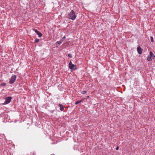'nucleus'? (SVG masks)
I'll return each mask as SVG.
<instances>
[{
  "label": "nucleus",
  "instance_id": "9d476101",
  "mask_svg": "<svg viewBox=\"0 0 155 155\" xmlns=\"http://www.w3.org/2000/svg\"><path fill=\"white\" fill-rule=\"evenodd\" d=\"M82 100L77 101L75 103V105H77L78 104L80 103H81L82 102Z\"/></svg>",
  "mask_w": 155,
  "mask_h": 155
},
{
  "label": "nucleus",
  "instance_id": "ddd939ff",
  "mask_svg": "<svg viewBox=\"0 0 155 155\" xmlns=\"http://www.w3.org/2000/svg\"><path fill=\"white\" fill-rule=\"evenodd\" d=\"M33 30L35 31L37 34L39 31H38L36 29L33 28L32 29Z\"/></svg>",
  "mask_w": 155,
  "mask_h": 155
},
{
  "label": "nucleus",
  "instance_id": "a211bd4d",
  "mask_svg": "<svg viewBox=\"0 0 155 155\" xmlns=\"http://www.w3.org/2000/svg\"><path fill=\"white\" fill-rule=\"evenodd\" d=\"M65 36H64L61 39V40L63 42L65 38Z\"/></svg>",
  "mask_w": 155,
  "mask_h": 155
},
{
  "label": "nucleus",
  "instance_id": "f8f14e48",
  "mask_svg": "<svg viewBox=\"0 0 155 155\" xmlns=\"http://www.w3.org/2000/svg\"><path fill=\"white\" fill-rule=\"evenodd\" d=\"M62 41L61 40L60 41H57V43L59 45H60L62 43Z\"/></svg>",
  "mask_w": 155,
  "mask_h": 155
},
{
  "label": "nucleus",
  "instance_id": "20e7f679",
  "mask_svg": "<svg viewBox=\"0 0 155 155\" xmlns=\"http://www.w3.org/2000/svg\"><path fill=\"white\" fill-rule=\"evenodd\" d=\"M12 98V97H6L5 98V101L3 104L5 105L11 102Z\"/></svg>",
  "mask_w": 155,
  "mask_h": 155
},
{
  "label": "nucleus",
  "instance_id": "dca6fc26",
  "mask_svg": "<svg viewBox=\"0 0 155 155\" xmlns=\"http://www.w3.org/2000/svg\"><path fill=\"white\" fill-rule=\"evenodd\" d=\"M150 38V40H151V42H154V41L153 40V37L151 36Z\"/></svg>",
  "mask_w": 155,
  "mask_h": 155
},
{
  "label": "nucleus",
  "instance_id": "0eeeda50",
  "mask_svg": "<svg viewBox=\"0 0 155 155\" xmlns=\"http://www.w3.org/2000/svg\"><path fill=\"white\" fill-rule=\"evenodd\" d=\"M152 57L150 56H148L147 58V60L149 61H151L152 60Z\"/></svg>",
  "mask_w": 155,
  "mask_h": 155
},
{
  "label": "nucleus",
  "instance_id": "6e6552de",
  "mask_svg": "<svg viewBox=\"0 0 155 155\" xmlns=\"http://www.w3.org/2000/svg\"><path fill=\"white\" fill-rule=\"evenodd\" d=\"M150 56H151L152 57V58H153V56H155L153 54V53H152V52L151 51H150Z\"/></svg>",
  "mask_w": 155,
  "mask_h": 155
},
{
  "label": "nucleus",
  "instance_id": "39448f33",
  "mask_svg": "<svg viewBox=\"0 0 155 155\" xmlns=\"http://www.w3.org/2000/svg\"><path fill=\"white\" fill-rule=\"evenodd\" d=\"M142 50L141 48L139 46L137 48V51L139 54H141L142 53Z\"/></svg>",
  "mask_w": 155,
  "mask_h": 155
},
{
  "label": "nucleus",
  "instance_id": "4468645a",
  "mask_svg": "<svg viewBox=\"0 0 155 155\" xmlns=\"http://www.w3.org/2000/svg\"><path fill=\"white\" fill-rule=\"evenodd\" d=\"M39 41V39L38 38H36L35 40V42L36 43L38 42Z\"/></svg>",
  "mask_w": 155,
  "mask_h": 155
},
{
  "label": "nucleus",
  "instance_id": "423d86ee",
  "mask_svg": "<svg viewBox=\"0 0 155 155\" xmlns=\"http://www.w3.org/2000/svg\"><path fill=\"white\" fill-rule=\"evenodd\" d=\"M59 106L60 107V110L61 111H63L64 110V108L63 105L60 104H59Z\"/></svg>",
  "mask_w": 155,
  "mask_h": 155
},
{
  "label": "nucleus",
  "instance_id": "f257e3e1",
  "mask_svg": "<svg viewBox=\"0 0 155 155\" xmlns=\"http://www.w3.org/2000/svg\"><path fill=\"white\" fill-rule=\"evenodd\" d=\"M77 16L75 14L74 11L72 10L71 12L68 14V18L73 20H74L76 18Z\"/></svg>",
  "mask_w": 155,
  "mask_h": 155
},
{
  "label": "nucleus",
  "instance_id": "f03ea898",
  "mask_svg": "<svg viewBox=\"0 0 155 155\" xmlns=\"http://www.w3.org/2000/svg\"><path fill=\"white\" fill-rule=\"evenodd\" d=\"M69 67L70 69L72 71H74L77 69V68L76 65L73 64L71 61H70L69 64Z\"/></svg>",
  "mask_w": 155,
  "mask_h": 155
},
{
  "label": "nucleus",
  "instance_id": "1a4fd4ad",
  "mask_svg": "<svg viewBox=\"0 0 155 155\" xmlns=\"http://www.w3.org/2000/svg\"><path fill=\"white\" fill-rule=\"evenodd\" d=\"M37 34L38 35L39 37H41L42 35V34L39 31Z\"/></svg>",
  "mask_w": 155,
  "mask_h": 155
},
{
  "label": "nucleus",
  "instance_id": "6ab92c4d",
  "mask_svg": "<svg viewBox=\"0 0 155 155\" xmlns=\"http://www.w3.org/2000/svg\"><path fill=\"white\" fill-rule=\"evenodd\" d=\"M118 149H119V147H117L116 148V150H118Z\"/></svg>",
  "mask_w": 155,
  "mask_h": 155
},
{
  "label": "nucleus",
  "instance_id": "2eb2a0df",
  "mask_svg": "<svg viewBox=\"0 0 155 155\" xmlns=\"http://www.w3.org/2000/svg\"><path fill=\"white\" fill-rule=\"evenodd\" d=\"M81 93L83 94H84L87 93V91H81Z\"/></svg>",
  "mask_w": 155,
  "mask_h": 155
},
{
  "label": "nucleus",
  "instance_id": "f3484780",
  "mask_svg": "<svg viewBox=\"0 0 155 155\" xmlns=\"http://www.w3.org/2000/svg\"><path fill=\"white\" fill-rule=\"evenodd\" d=\"M68 57H69L70 58H72V55L71 54H68Z\"/></svg>",
  "mask_w": 155,
  "mask_h": 155
},
{
  "label": "nucleus",
  "instance_id": "7ed1b4c3",
  "mask_svg": "<svg viewBox=\"0 0 155 155\" xmlns=\"http://www.w3.org/2000/svg\"><path fill=\"white\" fill-rule=\"evenodd\" d=\"M16 76L13 75L11 78L9 83L10 84H13L16 80Z\"/></svg>",
  "mask_w": 155,
  "mask_h": 155
},
{
  "label": "nucleus",
  "instance_id": "9b49d317",
  "mask_svg": "<svg viewBox=\"0 0 155 155\" xmlns=\"http://www.w3.org/2000/svg\"><path fill=\"white\" fill-rule=\"evenodd\" d=\"M6 84L5 83H3L1 84V85L3 87L5 86L6 85Z\"/></svg>",
  "mask_w": 155,
  "mask_h": 155
}]
</instances>
